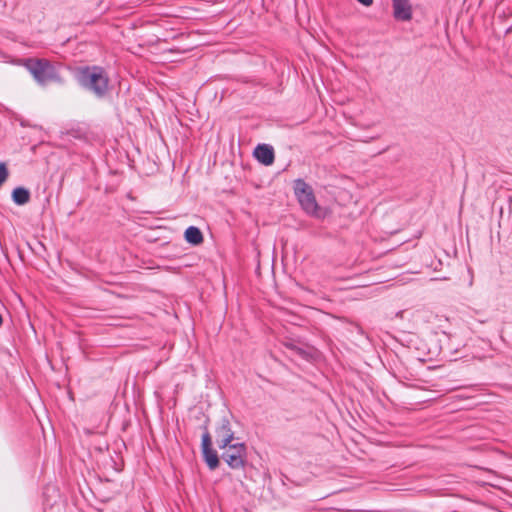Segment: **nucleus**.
Returning a JSON list of instances; mask_svg holds the SVG:
<instances>
[{"label": "nucleus", "instance_id": "nucleus-3", "mask_svg": "<svg viewBox=\"0 0 512 512\" xmlns=\"http://www.w3.org/2000/svg\"><path fill=\"white\" fill-rule=\"evenodd\" d=\"M294 194L302 209L313 217L320 218L321 208L318 205L312 187L303 179L298 178L293 184Z\"/></svg>", "mask_w": 512, "mask_h": 512}, {"label": "nucleus", "instance_id": "nucleus-14", "mask_svg": "<svg viewBox=\"0 0 512 512\" xmlns=\"http://www.w3.org/2000/svg\"><path fill=\"white\" fill-rule=\"evenodd\" d=\"M509 210L510 213L512 214V196L509 197Z\"/></svg>", "mask_w": 512, "mask_h": 512}, {"label": "nucleus", "instance_id": "nucleus-1", "mask_svg": "<svg viewBox=\"0 0 512 512\" xmlns=\"http://www.w3.org/2000/svg\"><path fill=\"white\" fill-rule=\"evenodd\" d=\"M79 85L94 94L98 98H103L109 88V77L103 67L93 65L77 69L75 74Z\"/></svg>", "mask_w": 512, "mask_h": 512}, {"label": "nucleus", "instance_id": "nucleus-12", "mask_svg": "<svg viewBox=\"0 0 512 512\" xmlns=\"http://www.w3.org/2000/svg\"><path fill=\"white\" fill-rule=\"evenodd\" d=\"M209 418L207 417L204 421V423L202 424L201 426V429L203 430V434L202 435H205L206 433H210L209 432Z\"/></svg>", "mask_w": 512, "mask_h": 512}, {"label": "nucleus", "instance_id": "nucleus-13", "mask_svg": "<svg viewBox=\"0 0 512 512\" xmlns=\"http://www.w3.org/2000/svg\"><path fill=\"white\" fill-rule=\"evenodd\" d=\"M357 1L364 6H370L373 3V0H357Z\"/></svg>", "mask_w": 512, "mask_h": 512}, {"label": "nucleus", "instance_id": "nucleus-5", "mask_svg": "<svg viewBox=\"0 0 512 512\" xmlns=\"http://www.w3.org/2000/svg\"><path fill=\"white\" fill-rule=\"evenodd\" d=\"M215 437L219 448L227 447L234 440L235 434L227 417L224 416L218 421L215 427Z\"/></svg>", "mask_w": 512, "mask_h": 512}, {"label": "nucleus", "instance_id": "nucleus-6", "mask_svg": "<svg viewBox=\"0 0 512 512\" xmlns=\"http://www.w3.org/2000/svg\"><path fill=\"white\" fill-rule=\"evenodd\" d=\"M201 452L203 460L210 470L213 471L218 468L220 464L219 456L217 451L212 447V437L210 433L202 435Z\"/></svg>", "mask_w": 512, "mask_h": 512}, {"label": "nucleus", "instance_id": "nucleus-10", "mask_svg": "<svg viewBox=\"0 0 512 512\" xmlns=\"http://www.w3.org/2000/svg\"><path fill=\"white\" fill-rule=\"evenodd\" d=\"M184 238L189 244L194 246L203 242V234L196 226H189L184 232Z\"/></svg>", "mask_w": 512, "mask_h": 512}, {"label": "nucleus", "instance_id": "nucleus-4", "mask_svg": "<svg viewBox=\"0 0 512 512\" xmlns=\"http://www.w3.org/2000/svg\"><path fill=\"white\" fill-rule=\"evenodd\" d=\"M223 460L234 470L243 469L247 462V448L244 443H230L223 448Z\"/></svg>", "mask_w": 512, "mask_h": 512}, {"label": "nucleus", "instance_id": "nucleus-7", "mask_svg": "<svg viewBox=\"0 0 512 512\" xmlns=\"http://www.w3.org/2000/svg\"><path fill=\"white\" fill-rule=\"evenodd\" d=\"M393 17L398 21L412 19V6L409 0H392Z\"/></svg>", "mask_w": 512, "mask_h": 512}, {"label": "nucleus", "instance_id": "nucleus-2", "mask_svg": "<svg viewBox=\"0 0 512 512\" xmlns=\"http://www.w3.org/2000/svg\"><path fill=\"white\" fill-rule=\"evenodd\" d=\"M23 66L31 73L40 86L50 83L63 84L64 80L57 67L45 58L23 59Z\"/></svg>", "mask_w": 512, "mask_h": 512}, {"label": "nucleus", "instance_id": "nucleus-11", "mask_svg": "<svg viewBox=\"0 0 512 512\" xmlns=\"http://www.w3.org/2000/svg\"><path fill=\"white\" fill-rule=\"evenodd\" d=\"M9 176L8 168L5 162H0V187Z\"/></svg>", "mask_w": 512, "mask_h": 512}, {"label": "nucleus", "instance_id": "nucleus-9", "mask_svg": "<svg viewBox=\"0 0 512 512\" xmlns=\"http://www.w3.org/2000/svg\"><path fill=\"white\" fill-rule=\"evenodd\" d=\"M30 191L22 186L16 187L11 193L12 201L19 206L25 205L30 201Z\"/></svg>", "mask_w": 512, "mask_h": 512}, {"label": "nucleus", "instance_id": "nucleus-8", "mask_svg": "<svg viewBox=\"0 0 512 512\" xmlns=\"http://www.w3.org/2000/svg\"><path fill=\"white\" fill-rule=\"evenodd\" d=\"M253 155L265 166L273 164L275 158L274 149L269 144H258L254 149Z\"/></svg>", "mask_w": 512, "mask_h": 512}, {"label": "nucleus", "instance_id": "nucleus-15", "mask_svg": "<svg viewBox=\"0 0 512 512\" xmlns=\"http://www.w3.org/2000/svg\"><path fill=\"white\" fill-rule=\"evenodd\" d=\"M2 324H3V317H2V315L0 314V327L2 326Z\"/></svg>", "mask_w": 512, "mask_h": 512}]
</instances>
